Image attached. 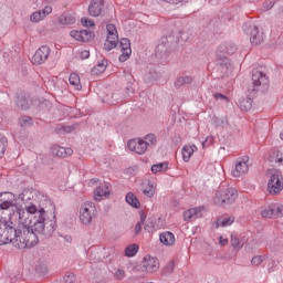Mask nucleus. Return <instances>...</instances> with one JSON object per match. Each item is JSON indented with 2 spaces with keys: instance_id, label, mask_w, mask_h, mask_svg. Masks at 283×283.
Returning a JSON list of instances; mask_svg holds the SVG:
<instances>
[{
  "instance_id": "20e7f679",
  "label": "nucleus",
  "mask_w": 283,
  "mask_h": 283,
  "mask_svg": "<svg viewBox=\"0 0 283 283\" xmlns=\"http://www.w3.org/2000/svg\"><path fill=\"white\" fill-rule=\"evenodd\" d=\"M96 218V206L87 201L80 208V220L82 224H92V221Z\"/></svg>"
},
{
  "instance_id": "e2e57ef3",
  "label": "nucleus",
  "mask_w": 283,
  "mask_h": 283,
  "mask_svg": "<svg viewBox=\"0 0 283 283\" xmlns=\"http://www.w3.org/2000/svg\"><path fill=\"white\" fill-rule=\"evenodd\" d=\"M145 220H146V217L145 216H140V221H138V222H142V224H145Z\"/></svg>"
},
{
  "instance_id": "de8ad7c7",
  "label": "nucleus",
  "mask_w": 283,
  "mask_h": 283,
  "mask_svg": "<svg viewBox=\"0 0 283 283\" xmlns=\"http://www.w3.org/2000/svg\"><path fill=\"white\" fill-rule=\"evenodd\" d=\"M81 22H82V25H84V28H94V21L87 18H82Z\"/></svg>"
},
{
  "instance_id": "6e6d98bb",
  "label": "nucleus",
  "mask_w": 283,
  "mask_h": 283,
  "mask_svg": "<svg viewBox=\"0 0 283 283\" xmlns=\"http://www.w3.org/2000/svg\"><path fill=\"white\" fill-rule=\"evenodd\" d=\"M143 231V222H137L135 226V234L138 235Z\"/></svg>"
},
{
  "instance_id": "9b49d317",
  "label": "nucleus",
  "mask_w": 283,
  "mask_h": 283,
  "mask_svg": "<svg viewBox=\"0 0 283 283\" xmlns=\"http://www.w3.org/2000/svg\"><path fill=\"white\" fill-rule=\"evenodd\" d=\"M176 43H177V40H176V38H174V35L163 36L157 46V52L165 54V53L169 52L171 50V48H174L176 45Z\"/></svg>"
},
{
  "instance_id": "2f4dec72",
  "label": "nucleus",
  "mask_w": 283,
  "mask_h": 283,
  "mask_svg": "<svg viewBox=\"0 0 283 283\" xmlns=\"http://www.w3.org/2000/svg\"><path fill=\"white\" fill-rule=\"evenodd\" d=\"M231 247L235 250V251H240V249H242V247H244V243L242 241H240V239L238 238V235L232 234L231 235Z\"/></svg>"
},
{
  "instance_id": "473e14b6",
  "label": "nucleus",
  "mask_w": 283,
  "mask_h": 283,
  "mask_svg": "<svg viewBox=\"0 0 283 283\" xmlns=\"http://www.w3.org/2000/svg\"><path fill=\"white\" fill-rule=\"evenodd\" d=\"M143 140L146 144L147 149L150 145H156V143H158V138L154 134L146 135Z\"/></svg>"
},
{
  "instance_id": "f704fd0d",
  "label": "nucleus",
  "mask_w": 283,
  "mask_h": 283,
  "mask_svg": "<svg viewBox=\"0 0 283 283\" xmlns=\"http://www.w3.org/2000/svg\"><path fill=\"white\" fill-rule=\"evenodd\" d=\"M192 36L189 34V32L181 31L179 33V36L177 38L178 43H189L191 41Z\"/></svg>"
},
{
  "instance_id": "c03bdc74",
  "label": "nucleus",
  "mask_w": 283,
  "mask_h": 283,
  "mask_svg": "<svg viewBox=\"0 0 283 283\" xmlns=\"http://www.w3.org/2000/svg\"><path fill=\"white\" fill-rule=\"evenodd\" d=\"M175 264L174 261H170L164 269V275H171L174 273Z\"/></svg>"
},
{
  "instance_id": "1a4fd4ad",
  "label": "nucleus",
  "mask_w": 283,
  "mask_h": 283,
  "mask_svg": "<svg viewBox=\"0 0 283 283\" xmlns=\"http://www.w3.org/2000/svg\"><path fill=\"white\" fill-rule=\"evenodd\" d=\"M50 52H52L50 46H48V45L40 46L35 51V53L32 57L33 65H43V63H45L48 61V59L50 57Z\"/></svg>"
},
{
  "instance_id": "6e6552de",
  "label": "nucleus",
  "mask_w": 283,
  "mask_h": 283,
  "mask_svg": "<svg viewBox=\"0 0 283 283\" xmlns=\"http://www.w3.org/2000/svg\"><path fill=\"white\" fill-rule=\"evenodd\" d=\"M245 174H249V156L238 158L232 169L233 178H240V176H245Z\"/></svg>"
},
{
  "instance_id": "2eb2a0df",
  "label": "nucleus",
  "mask_w": 283,
  "mask_h": 283,
  "mask_svg": "<svg viewBox=\"0 0 283 283\" xmlns=\"http://www.w3.org/2000/svg\"><path fill=\"white\" fill-rule=\"evenodd\" d=\"M103 8H105L104 0H92L88 6V13L91 17H101L103 14Z\"/></svg>"
},
{
  "instance_id": "7c9ffc66",
  "label": "nucleus",
  "mask_w": 283,
  "mask_h": 283,
  "mask_svg": "<svg viewBox=\"0 0 283 283\" xmlns=\"http://www.w3.org/2000/svg\"><path fill=\"white\" fill-rule=\"evenodd\" d=\"M239 107L242 112H249L253 107V101L251 98H244L240 101Z\"/></svg>"
},
{
  "instance_id": "aec40b11",
  "label": "nucleus",
  "mask_w": 283,
  "mask_h": 283,
  "mask_svg": "<svg viewBox=\"0 0 283 283\" xmlns=\"http://www.w3.org/2000/svg\"><path fill=\"white\" fill-rule=\"evenodd\" d=\"M159 240L161 244H165V247H174L176 244V235L169 231L160 233Z\"/></svg>"
},
{
  "instance_id": "c756f323",
  "label": "nucleus",
  "mask_w": 283,
  "mask_h": 283,
  "mask_svg": "<svg viewBox=\"0 0 283 283\" xmlns=\"http://www.w3.org/2000/svg\"><path fill=\"white\" fill-rule=\"evenodd\" d=\"M70 85H73V87H76V90H81V77L76 73H72L69 77Z\"/></svg>"
},
{
  "instance_id": "37998d69",
  "label": "nucleus",
  "mask_w": 283,
  "mask_h": 283,
  "mask_svg": "<svg viewBox=\"0 0 283 283\" xmlns=\"http://www.w3.org/2000/svg\"><path fill=\"white\" fill-rule=\"evenodd\" d=\"M264 260H266L265 255H256L252 258L251 264H253V266H260Z\"/></svg>"
},
{
  "instance_id": "393cba45",
  "label": "nucleus",
  "mask_w": 283,
  "mask_h": 283,
  "mask_svg": "<svg viewBox=\"0 0 283 283\" xmlns=\"http://www.w3.org/2000/svg\"><path fill=\"white\" fill-rule=\"evenodd\" d=\"M126 202L134 209H140V201L138 200V197H136L133 192H128L126 195Z\"/></svg>"
},
{
  "instance_id": "f3484780",
  "label": "nucleus",
  "mask_w": 283,
  "mask_h": 283,
  "mask_svg": "<svg viewBox=\"0 0 283 283\" xmlns=\"http://www.w3.org/2000/svg\"><path fill=\"white\" fill-rule=\"evenodd\" d=\"M48 14H52V7L50 6H46L42 10L33 12L30 19L32 23H39L40 21H43L44 17H48Z\"/></svg>"
},
{
  "instance_id": "c9c22d12",
  "label": "nucleus",
  "mask_w": 283,
  "mask_h": 283,
  "mask_svg": "<svg viewBox=\"0 0 283 283\" xmlns=\"http://www.w3.org/2000/svg\"><path fill=\"white\" fill-rule=\"evenodd\" d=\"M107 61L103 60L102 63H98L93 67V74H103L105 70H107Z\"/></svg>"
},
{
  "instance_id": "ea45409f",
  "label": "nucleus",
  "mask_w": 283,
  "mask_h": 283,
  "mask_svg": "<svg viewBox=\"0 0 283 283\" xmlns=\"http://www.w3.org/2000/svg\"><path fill=\"white\" fill-rule=\"evenodd\" d=\"M213 123L216 127H227V125H229V122L224 117H214Z\"/></svg>"
},
{
  "instance_id": "f8f14e48",
  "label": "nucleus",
  "mask_w": 283,
  "mask_h": 283,
  "mask_svg": "<svg viewBox=\"0 0 283 283\" xmlns=\"http://www.w3.org/2000/svg\"><path fill=\"white\" fill-rule=\"evenodd\" d=\"M127 147L129 151H134L135 154H138L139 156H143V154H146L147 151V144L144 139H130L127 143Z\"/></svg>"
},
{
  "instance_id": "a211bd4d",
  "label": "nucleus",
  "mask_w": 283,
  "mask_h": 283,
  "mask_svg": "<svg viewBox=\"0 0 283 283\" xmlns=\"http://www.w3.org/2000/svg\"><path fill=\"white\" fill-rule=\"evenodd\" d=\"M105 198H109V187L107 184H104L97 187L94 191V200L101 202V200H105Z\"/></svg>"
},
{
  "instance_id": "7ed1b4c3",
  "label": "nucleus",
  "mask_w": 283,
  "mask_h": 283,
  "mask_svg": "<svg viewBox=\"0 0 283 283\" xmlns=\"http://www.w3.org/2000/svg\"><path fill=\"white\" fill-rule=\"evenodd\" d=\"M238 200V189L233 187L226 188L216 193L214 202L217 205H233Z\"/></svg>"
},
{
  "instance_id": "58836bf2",
  "label": "nucleus",
  "mask_w": 283,
  "mask_h": 283,
  "mask_svg": "<svg viewBox=\"0 0 283 283\" xmlns=\"http://www.w3.org/2000/svg\"><path fill=\"white\" fill-rule=\"evenodd\" d=\"M32 117L30 116H22L19 119V125H21V127H30V125H32Z\"/></svg>"
},
{
  "instance_id": "9d476101",
  "label": "nucleus",
  "mask_w": 283,
  "mask_h": 283,
  "mask_svg": "<svg viewBox=\"0 0 283 283\" xmlns=\"http://www.w3.org/2000/svg\"><path fill=\"white\" fill-rule=\"evenodd\" d=\"M140 269L145 273H156V271H158V269H160L158 259L151 258L149 255L144 256L143 261L140 263Z\"/></svg>"
},
{
  "instance_id": "864d4df0",
  "label": "nucleus",
  "mask_w": 283,
  "mask_h": 283,
  "mask_svg": "<svg viewBox=\"0 0 283 283\" xmlns=\"http://www.w3.org/2000/svg\"><path fill=\"white\" fill-rule=\"evenodd\" d=\"M74 129H76L75 125L72 126H62V132H64L65 134H70L71 132H74Z\"/></svg>"
},
{
  "instance_id": "a18cd8bd",
  "label": "nucleus",
  "mask_w": 283,
  "mask_h": 283,
  "mask_svg": "<svg viewBox=\"0 0 283 283\" xmlns=\"http://www.w3.org/2000/svg\"><path fill=\"white\" fill-rule=\"evenodd\" d=\"M123 101L119 96L118 93H113L112 94V99H108L109 105H118Z\"/></svg>"
},
{
  "instance_id": "13d9d810",
  "label": "nucleus",
  "mask_w": 283,
  "mask_h": 283,
  "mask_svg": "<svg viewBox=\"0 0 283 283\" xmlns=\"http://www.w3.org/2000/svg\"><path fill=\"white\" fill-rule=\"evenodd\" d=\"M275 15L277 17V19H283V7H281V8L276 11Z\"/></svg>"
},
{
  "instance_id": "4be33fe9",
  "label": "nucleus",
  "mask_w": 283,
  "mask_h": 283,
  "mask_svg": "<svg viewBox=\"0 0 283 283\" xmlns=\"http://www.w3.org/2000/svg\"><path fill=\"white\" fill-rule=\"evenodd\" d=\"M76 23V18L70 13H63L59 17L60 25H74Z\"/></svg>"
},
{
  "instance_id": "bf43d9fd",
  "label": "nucleus",
  "mask_w": 283,
  "mask_h": 283,
  "mask_svg": "<svg viewBox=\"0 0 283 283\" xmlns=\"http://www.w3.org/2000/svg\"><path fill=\"white\" fill-rule=\"evenodd\" d=\"M134 93V88L132 87V84H128L126 86V94L129 96V94H133Z\"/></svg>"
},
{
  "instance_id": "052dcab7",
  "label": "nucleus",
  "mask_w": 283,
  "mask_h": 283,
  "mask_svg": "<svg viewBox=\"0 0 283 283\" xmlns=\"http://www.w3.org/2000/svg\"><path fill=\"white\" fill-rule=\"evenodd\" d=\"M96 182H98V179L93 178V179H91V180L88 181V185H90V187H94V185H96Z\"/></svg>"
},
{
  "instance_id": "39448f33",
  "label": "nucleus",
  "mask_w": 283,
  "mask_h": 283,
  "mask_svg": "<svg viewBox=\"0 0 283 283\" xmlns=\"http://www.w3.org/2000/svg\"><path fill=\"white\" fill-rule=\"evenodd\" d=\"M252 92H264L269 87V75L260 70L252 71Z\"/></svg>"
},
{
  "instance_id": "5fc2aeb1",
  "label": "nucleus",
  "mask_w": 283,
  "mask_h": 283,
  "mask_svg": "<svg viewBox=\"0 0 283 283\" xmlns=\"http://www.w3.org/2000/svg\"><path fill=\"white\" fill-rule=\"evenodd\" d=\"M202 145L203 147H209V145H213V137H207Z\"/></svg>"
},
{
  "instance_id": "5701e85b",
  "label": "nucleus",
  "mask_w": 283,
  "mask_h": 283,
  "mask_svg": "<svg viewBox=\"0 0 283 283\" xmlns=\"http://www.w3.org/2000/svg\"><path fill=\"white\" fill-rule=\"evenodd\" d=\"M196 149H198L196 145L182 147L181 154L185 163H189V160H191V156H193V151H196Z\"/></svg>"
},
{
  "instance_id": "c85d7f7f",
  "label": "nucleus",
  "mask_w": 283,
  "mask_h": 283,
  "mask_svg": "<svg viewBox=\"0 0 283 283\" xmlns=\"http://www.w3.org/2000/svg\"><path fill=\"white\" fill-rule=\"evenodd\" d=\"M275 210L273 203H270L261 211L262 218H275Z\"/></svg>"
},
{
  "instance_id": "8fccbe9b",
  "label": "nucleus",
  "mask_w": 283,
  "mask_h": 283,
  "mask_svg": "<svg viewBox=\"0 0 283 283\" xmlns=\"http://www.w3.org/2000/svg\"><path fill=\"white\" fill-rule=\"evenodd\" d=\"M164 3H170L171 6H178V3H185L187 0H159Z\"/></svg>"
},
{
  "instance_id": "4d7b16f0",
  "label": "nucleus",
  "mask_w": 283,
  "mask_h": 283,
  "mask_svg": "<svg viewBox=\"0 0 283 283\" xmlns=\"http://www.w3.org/2000/svg\"><path fill=\"white\" fill-rule=\"evenodd\" d=\"M90 56V51L88 50H84L81 52V59L85 60Z\"/></svg>"
},
{
  "instance_id": "3c124183",
  "label": "nucleus",
  "mask_w": 283,
  "mask_h": 283,
  "mask_svg": "<svg viewBox=\"0 0 283 283\" xmlns=\"http://www.w3.org/2000/svg\"><path fill=\"white\" fill-rule=\"evenodd\" d=\"M70 36L75 39V41H81V31L73 30L70 32Z\"/></svg>"
},
{
  "instance_id": "603ef678",
  "label": "nucleus",
  "mask_w": 283,
  "mask_h": 283,
  "mask_svg": "<svg viewBox=\"0 0 283 283\" xmlns=\"http://www.w3.org/2000/svg\"><path fill=\"white\" fill-rule=\"evenodd\" d=\"M214 98H217V101H226V103L229 102V97H227L224 94H221V93L214 94Z\"/></svg>"
},
{
  "instance_id": "4468645a",
  "label": "nucleus",
  "mask_w": 283,
  "mask_h": 283,
  "mask_svg": "<svg viewBox=\"0 0 283 283\" xmlns=\"http://www.w3.org/2000/svg\"><path fill=\"white\" fill-rule=\"evenodd\" d=\"M119 48L122 50V54L118 60L120 63H125L129 56H132V42L127 38H123L119 41Z\"/></svg>"
},
{
  "instance_id": "ddd939ff",
  "label": "nucleus",
  "mask_w": 283,
  "mask_h": 283,
  "mask_svg": "<svg viewBox=\"0 0 283 283\" xmlns=\"http://www.w3.org/2000/svg\"><path fill=\"white\" fill-rule=\"evenodd\" d=\"M238 51V45L233 42H226L221 45H219L217 50V56H220V59H227V55L235 54Z\"/></svg>"
},
{
  "instance_id": "79ce46f5",
  "label": "nucleus",
  "mask_w": 283,
  "mask_h": 283,
  "mask_svg": "<svg viewBox=\"0 0 283 283\" xmlns=\"http://www.w3.org/2000/svg\"><path fill=\"white\" fill-rule=\"evenodd\" d=\"M145 231L147 233H155L158 229L156 228V224H154V221H147L144 226Z\"/></svg>"
},
{
  "instance_id": "72a5a7b5",
  "label": "nucleus",
  "mask_w": 283,
  "mask_h": 283,
  "mask_svg": "<svg viewBox=\"0 0 283 283\" xmlns=\"http://www.w3.org/2000/svg\"><path fill=\"white\" fill-rule=\"evenodd\" d=\"M80 32H81L80 36H81L82 43L90 41V39H94V32H92V31L81 30Z\"/></svg>"
},
{
  "instance_id": "49530a36",
  "label": "nucleus",
  "mask_w": 283,
  "mask_h": 283,
  "mask_svg": "<svg viewBox=\"0 0 283 283\" xmlns=\"http://www.w3.org/2000/svg\"><path fill=\"white\" fill-rule=\"evenodd\" d=\"M115 280H117L118 282L125 280V270L123 269H118L115 274H114Z\"/></svg>"
},
{
  "instance_id": "6ab92c4d",
  "label": "nucleus",
  "mask_w": 283,
  "mask_h": 283,
  "mask_svg": "<svg viewBox=\"0 0 283 283\" xmlns=\"http://www.w3.org/2000/svg\"><path fill=\"white\" fill-rule=\"evenodd\" d=\"M51 153L53 156H57V158H67V156H72L74 150L72 148L61 147L59 145L52 146Z\"/></svg>"
},
{
  "instance_id": "4c0bfd02",
  "label": "nucleus",
  "mask_w": 283,
  "mask_h": 283,
  "mask_svg": "<svg viewBox=\"0 0 283 283\" xmlns=\"http://www.w3.org/2000/svg\"><path fill=\"white\" fill-rule=\"evenodd\" d=\"M143 193L144 196H147V198H154V195L156 193V190L154 189V185L149 182L148 186L143 189Z\"/></svg>"
},
{
  "instance_id": "412c9836",
  "label": "nucleus",
  "mask_w": 283,
  "mask_h": 283,
  "mask_svg": "<svg viewBox=\"0 0 283 283\" xmlns=\"http://www.w3.org/2000/svg\"><path fill=\"white\" fill-rule=\"evenodd\" d=\"M235 222V217H226L223 219H217L213 223L214 229H220V227H231Z\"/></svg>"
},
{
  "instance_id": "a19ab883",
  "label": "nucleus",
  "mask_w": 283,
  "mask_h": 283,
  "mask_svg": "<svg viewBox=\"0 0 283 283\" xmlns=\"http://www.w3.org/2000/svg\"><path fill=\"white\" fill-rule=\"evenodd\" d=\"M274 207V218L283 217V206L281 203H273Z\"/></svg>"
},
{
  "instance_id": "f03ea898",
  "label": "nucleus",
  "mask_w": 283,
  "mask_h": 283,
  "mask_svg": "<svg viewBox=\"0 0 283 283\" xmlns=\"http://www.w3.org/2000/svg\"><path fill=\"white\" fill-rule=\"evenodd\" d=\"M283 190V176L281 171L271 172L268 180V191L271 196H277Z\"/></svg>"
},
{
  "instance_id": "a878e982",
  "label": "nucleus",
  "mask_w": 283,
  "mask_h": 283,
  "mask_svg": "<svg viewBox=\"0 0 283 283\" xmlns=\"http://www.w3.org/2000/svg\"><path fill=\"white\" fill-rule=\"evenodd\" d=\"M15 104L19 109H30V101L25 95L18 96Z\"/></svg>"
},
{
  "instance_id": "cd10ccee",
  "label": "nucleus",
  "mask_w": 283,
  "mask_h": 283,
  "mask_svg": "<svg viewBox=\"0 0 283 283\" xmlns=\"http://www.w3.org/2000/svg\"><path fill=\"white\" fill-rule=\"evenodd\" d=\"M139 247L136 243L129 244L125 249L126 258H134L138 253Z\"/></svg>"
},
{
  "instance_id": "0eeeda50",
  "label": "nucleus",
  "mask_w": 283,
  "mask_h": 283,
  "mask_svg": "<svg viewBox=\"0 0 283 283\" xmlns=\"http://www.w3.org/2000/svg\"><path fill=\"white\" fill-rule=\"evenodd\" d=\"M107 38L105 42V50L109 52V50H114L118 45V31L116 30V25L107 24L106 25Z\"/></svg>"
},
{
  "instance_id": "bb28decb",
  "label": "nucleus",
  "mask_w": 283,
  "mask_h": 283,
  "mask_svg": "<svg viewBox=\"0 0 283 283\" xmlns=\"http://www.w3.org/2000/svg\"><path fill=\"white\" fill-rule=\"evenodd\" d=\"M167 169H169V163H167V161L155 164L151 166V171L154 174L167 171Z\"/></svg>"
},
{
  "instance_id": "680f3d73",
  "label": "nucleus",
  "mask_w": 283,
  "mask_h": 283,
  "mask_svg": "<svg viewBox=\"0 0 283 283\" xmlns=\"http://www.w3.org/2000/svg\"><path fill=\"white\" fill-rule=\"evenodd\" d=\"M228 243H229V240H227V239H224V240L220 239V244H221V247H224V245H227Z\"/></svg>"
},
{
  "instance_id": "dca6fc26",
  "label": "nucleus",
  "mask_w": 283,
  "mask_h": 283,
  "mask_svg": "<svg viewBox=\"0 0 283 283\" xmlns=\"http://www.w3.org/2000/svg\"><path fill=\"white\" fill-rule=\"evenodd\" d=\"M202 218V207L190 208L184 212L185 222H190V220H198Z\"/></svg>"
},
{
  "instance_id": "e433bc0d",
  "label": "nucleus",
  "mask_w": 283,
  "mask_h": 283,
  "mask_svg": "<svg viewBox=\"0 0 283 283\" xmlns=\"http://www.w3.org/2000/svg\"><path fill=\"white\" fill-rule=\"evenodd\" d=\"M8 147V138L6 136L0 135V158H3V154H6V149Z\"/></svg>"
},
{
  "instance_id": "b1692460",
  "label": "nucleus",
  "mask_w": 283,
  "mask_h": 283,
  "mask_svg": "<svg viewBox=\"0 0 283 283\" xmlns=\"http://www.w3.org/2000/svg\"><path fill=\"white\" fill-rule=\"evenodd\" d=\"M193 83V77L189 76V75H184L178 77L175 81V87L180 88L182 87V85H191Z\"/></svg>"
},
{
  "instance_id": "0e129e2a",
  "label": "nucleus",
  "mask_w": 283,
  "mask_h": 283,
  "mask_svg": "<svg viewBox=\"0 0 283 283\" xmlns=\"http://www.w3.org/2000/svg\"><path fill=\"white\" fill-rule=\"evenodd\" d=\"M19 200H25V195L24 193H20L19 195Z\"/></svg>"
},
{
  "instance_id": "f257e3e1",
  "label": "nucleus",
  "mask_w": 283,
  "mask_h": 283,
  "mask_svg": "<svg viewBox=\"0 0 283 283\" xmlns=\"http://www.w3.org/2000/svg\"><path fill=\"white\" fill-rule=\"evenodd\" d=\"M56 231V214L48 217L41 206L17 205L12 192H0V247L13 244L15 249H32L39 238H51Z\"/></svg>"
},
{
  "instance_id": "09e8293b",
  "label": "nucleus",
  "mask_w": 283,
  "mask_h": 283,
  "mask_svg": "<svg viewBox=\"0 0 283 283\" xmlns=\"http://www.w3.org/2000/svg\"><path fill=\"white\" fill-rule=\"evenodd\" d=\"M273 6H275V3H273L272 1H265L262 6V11L269 12V10L273 8Z\"/></svg>"
},
{
  "instance_id": "423d86ee",
  "label": "nucleus",
  "mask_w": 283,
  "mask_h": 283,
  "mask_svg": "<svg viewBox=\"0 0 283 283\" xmlns=\"http://www.w3.org/2000/svg\"><path fill=\"white\" fill-rule=\"evenodd\" d=\"M243 32L250 38L252 45H260L264 41V36L260 33L258 27L253 23H245L243 25Z\"/></svg>"
},
{
  "instance_id": "69168bd1",
  "label": "nucleus",
  "mask_w": 283,
  "mask_h": 283,
  "mask_svg": "<svg viewBox=\"0 0 283 283\" xmlns=\"http://www.w3.org/2000/svg\"><path fill=\"white\" fill-rule=\"evenodd\" d=\"M279 163H282V158H281V159H279Z\"/></svg>"
}]
</instances>
